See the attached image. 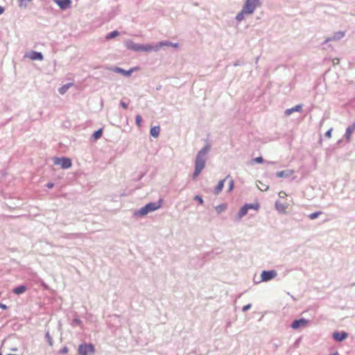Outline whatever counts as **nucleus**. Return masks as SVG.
Returning <instances> with one entry per match:
<instances>
[{
	"mask_svg": "<svg viewBox=\"0 0 355 355\" xmlns=\"http://www.w3.org/2000/svg\"><path fill=\"white\" fill-rule=\"evenodd\" d=\"M53 162L55 165H60L63 169H68L72 165L71 159L66 157H55L53 158Z\"/></svg>",
	"mask_w": 355,
	"mask_h": 355,
	"instance_id": "nucleus-5",
	"label": "nucleus"
},
{
	"mask_svg": "<svg viewBox=\"0 0 355 355\" xmlns=\"http://www.w3.org/2000/svg\"><path fill=\"white\" fill-rule=\"evenodd\" d=\"M355 130V121L350 125H349L345 134V137L347 140H349L351 138L352 133Z\"/></svg>",
	"mask_w": 355,
	"mask_h": 355,
	"instance_id": "nucleus-18",
	"label": "nucleus"
},
{
	"mask_svg": "<svg viewBox=\"0 0 355 355\" xmlns=\"http://www.w3.org/2000/svg\"><path fill=\"white\" fill-rule=\"evenodd\" d=\"M254 161L257 163L261 164L264 162V159L262 157H257L254 159Z\"/></svg>",
	"mask_w": 355,
	"mask_h": 355,
	"instance_id": "nucleus-34",
	"label": "nucleus"
},
{
	"mask_svg": "<svg viewBox=\"0 0 355 355\" xmlns=\"http://www.w3.org/2000/svg\"><path fill=\"white\" fill-rule=\"evenodd\" d=\"M73 85V83H69L59 88L58 92L60 94H64Z\"/></svg>",
	"mask_w": 355,
	"mask_h": 355,
	"instance_id": "nucleus-22",
	"label": "nucleus"
},
{
	"mask_svg": "<svg viewBox=\"0 0 355 355\" xmlns=\"http://www.w3.org/2000/svg\"><path fill=\"white\" fill-rule=\"evenodd\" d=\"M226 209H227L226 203L220 204L215 207V209L218 214L222 213L223 211H224Z\"/></svg>",
	"mask_w": 355,
	"mask_h": 355,
	"instance_id": "nucleus-25",
	"label": "nucleus"
},
{
	"mask_svg": "<svg viewBox=\"0 0 355 355\" xmlns=\"http://www.w3.org/2000/svg\"><path fill=\"white\" fill-rule=\"evenodd\" d=\"M82 235V234L80 233H75V234H69L67 236H65V238H71V236H73V237H80V236Z\"/></svg>",
	"mask_w": 355,
	"mask_h": 355,
	"instance_id": "nucleus-35",
	"label": "nucleus"
},
{
	"mask_svg": "<svg viewBox=\"0 0 355 355\" xmlns=\"http://www.w3.org/2000/svg\"><path fill=\"white\" fill-rule=\"evenodd\" d=\"M27 289H28V288L26 285L21 284V285L15 287L12 289V292H13V293H15L16 295H21V294L24 293L25 291H26Z\"/></svg>",
	"mask_w": 355,
	"mask_h": 355,
	"instance_id": "nucleus-17",
	"label": "nucleus"
},
{
	"mask_svg": "<svg viewBox=\"0 0 355 355\" xmlns=\"http://www.w3.org/2000/svg\"><path fill=\"white\" fill-rule=\"evenodd\" d=\"M277 276V272L275 270H263L261 273V282H269Z\"/></svg>",
	"mask_w": 355,
	"mask_h": 355,
	"instance_id": "nucleus-7",
	"label": "nucleus"
},
{
	"mask_svg": "<svg viewBox=\"0 0 355 355\" xmlns=\"http://www.w3.org/2000/svg\"><path fill=\"white\" fill-rule=\"evenodd\" d=\"M120 105L124 109H127L128 106V103L122 101L120 102Z\"/></svg>",
	"mask_w": 355,
	"mask_h": 355,
	"instance_id": "nucleus-40",
	"label": "nucleus"
},
{
	"mask_svg": "<svg viewBox=\"0 0 355 355\" xmlns=\"http://www.w3.org/2000/svg\"><path fill=\"white\" fill-rule=\"evenodd\" d=\"M162 207V200L156 202H149L139 209L135 211L136 216H144L150 212L154 211Z\"/></svg>",
	"mask_w": 355,
	"mask_h": 355,
	"instance_id": "nucleus-2",
	"label": "nucleus"
},
{
	"mask_svg": "<svg viewBox=\"0 0 355 355\" xmlns=\"http://www.w3.org/2000/svg\"><path fill=\"white\" fill-rule=\"evenodd\" d=\"M178 46H179L178 43H173L172 42V44H171V46L174 47V48H178Z\"/></svg>",
	"mask_w": 355,
	"mask_h": 355,
	"instance_id": "nucleus-45",
	"label": "nucleus"
},
{
	"mask_svg": "<svg viewBox=\"0 0 355 355\" xmlns=\"http://www.w3.org/2000/svg\"><path fill=\"white\" fill-rule=\"evenodd\" d=\"M242 64H243L242 62H240V61L238 60V61L235 62L233 65L236 67V66H240Z\"/></svg>",
	"mask_w": 355,
	"mask_h": 355,
	"instance_id": "nucleus-43",
	"label": "nucleus"
},
{
	"mask_svg": "<svg viewBox=\"0 0 355 355\" xmlns=\"http://www.w3.org/2000/svg\"><path fill=\"white\" fill-rule=\"evenodd\" d=\"M211 144L207 142V144L198 153L195 159V168L193 173V179H196L203 170L207 159V154L211 150Z\"/></svg>",
	"mask_w": 355,
	"mask_h": 355,
	"instance_id": "nucleus-1",
	"label": "nucleus"
},
{
	"mask_svg": "<svg viewBox=\"0 0 355 355\" xmlns=\"http://www.w3.org/2000/svg\"><path fill=\"white\" fill-rule=\"evenodd\" d=\"M331 132H332V128H330L329 130H328L326 132H325V137H328V138H330L331 137Z\"/></svg>",
	"mask_w": 355,
	"mask_h": 355,
	"instance_id": "nucleus-39",
	"label": "nucleus"
},
{
	"mask_svg": "<svg viewBox=\"0 0 355 355\" xmlns=\"http://www.w3.org/2000/svg\"><path fill=\"white\" fill-rule=\"evenodd\" d=\"M293 173H294L293 170L287 169V170H284V171H278V172H277L276 175L278 178H289L290 176H291Z\"/></svg>",
	"mask_w": 355,
	"mask_h": 355,
	"instance_id": "nucleus-14",
	"label": "nucleus"
},
{
	"mask_svg": "<svg viewBox=\"0 0 355 355\" xmlns=\"http://www.w3.org/2000/svg\"><path fill=\"white\" fill-rule=\"evenodd\" d=\"M259 57H257V58H256V63H257V62H258V60H259Z\"/></svg>",
	"mask_w": 355,
	"mask_h": 355,
	"instance_id": "nucleus-48",
	"label": "nucleus"
},
{
	"mask_svg": "<svg viewBox=\"0 0 355 355\" xmlns=\"http://www.w3.org/2000/svg\"><path fill=\"white\" fill-rule=\"evenodd\" d=\"M62 10H65L70 8L72 3L71 0H53Z\"/></svg>",
	"mask_w": 355,
	"mask_h": 355,
	"instance_id": "nucleus-9",
	"label": "nucleus"
},
{
	"mask_svg": "<svg viewBox=\"0 0 355 355\" xmlns=\"http://www.w3.org/2000/svg\"><path fill=\"white\" fill-rule=\"evenodd\" d=\"M136 70V68H132L129 70H125L121 67H114L113 69H112V71L114 72H116V73H121L123 74V76H130L132 73Z\"/></svg>",
	"mask_w": 355,
	"mask_h": 355,
	"instance_id": "nucleus-11",
	"label": "nucleus"
},
{
	"mask_svg": "<svg viewBox=\"0 0 355 355\" xmlns=\"http://www.w3.org/2000/svg\"><path fill=\"white\" fill-rule=\"evenodd\" d=\"M141 122H142V118L141 116V115L139 114H137L135 117V123H136V125L138 126V127H140L141 125Z\"/></svg>",
	"mask_w": 355,
	"mask_h": 355,
	"instance_id": "nucleus-31",
	"label": "nucleus"
},
{
	"mask_svg": "<svg viewBox=\"0 0 355 355\" xmlns=\"http://www.w3.org/2000/svg\"><path fill=\"white\" fill-rule=\"evenodd\" d=\"M268 187L267 186V187H266L265 190H268Z\"/></svg>",
	"mask_w": 355,
	"mask_h": 355,
	"instance_id": "nucleus-49",
	"label": "nucleus"
},
{
	"mask_svg": "<svg viewBox=\"0 0 355 355\" xmlns=\"http://www.w3.org/2000/svg\"><path fill=\"white\" fill-rule=\"evenodd\" d=\"M29 57L33 60H42L44 59L43 54L38 51H32Z\"/></svg>",
	"mask_w": 355,
	"mask_h": 355,
	"instance_id": "nucleus-19",
	"label": "nucleus"
},
{
	"mask_svg": "<svg viewBox=\"0 0 355 355\" xmlns=\"http://www.w3.org/2000/svg\"><path fill=\"white\" fill-rule=\"evenodd\" d=\"M7 355H12V354H8Z\"/></svg>",
	"mask_w": 355,
	"mask_h": 355,
	"instance_id": "nucleus-50",
	"label": "nucleus"
},
{
	"mask_svg": "<svg viewBox=\"0 0 355 355\" xmlns=\"http://www.w3.org/2000/svg\"><path fill=\"white\" fill-rule=\"evenodd\" d=\"M45 340L49 343L50 346L53 345V338L50 335L49 331H46L45 333Z\"/></svg>",
	"mask_w": 355,
	"mask_h": 355,
	"instance_id": "nucleus-27",
	"label": "nucleus"
},
{
	"mask_svg": "<svg viewBox=\"0 0 355 355\" xmlns=\"http://www.w3.org/2000/svg\"><path fill=\"white\" fill-rule=\"evenodd\" d=\"M251 307H252V304H248L243 307L242 310L243 312H245V311H248L249 309H250Z\"/></svg>",
	"mask_w": 355,
	"mask_h": 355,
	"instance_id": "nucleus-37",
	"label": "nucleus"
},
{
	"mask_svg": "<svg viewBox=\"0 0 355 355\" xmlns=\"http://www.w3.org/2000/svg\"><path fill=\"white\" fill-rule=\"evenodd\" d=\"M46 186L48 189H52L54 187V183L48 182Z\"/></svg>",
	"mask_w": 355,
	"mask_h": 355,
	"instance_id": "nucleus-41",
	"label": "nucleus"
},
{
	"mask_svg": "<svg viewBox=\"0 0 355 355\" xmlns=\"http://www.w3.org/2000/svg\"><path fill=\"white\" fill-rule=\"evenodd\" d=\"M81 324H82V321L78 318H75L71 322V325H73V326H74V325L80 326Z\"/></svg>",
	"mask_w": 355,
	"mask_h": 355,
	"instance_id": "nucleus-32",
	"label": "nucleus"
},
{
	"mask_svg": "<svg viewBox=\"0 0 355 355\" xmlns=\"http://www.w3.org/2000/svg\"><path fill=\"white\" fill-rule=\"evenodd\" d=\"M69 352V349L67 347H62L60 351H59V353L60 354H67Z\"/></svg>",
	"mask_w": 355,
	"mask_h": 355,
	"instance_id": "nucleus-38",
	"label": "nucleus"
},
{
	"mask_svg": "<svg viewBox=\"0 0 355 355\" xmlns=\"http://www.w3.org/2000/svg\"><path fill=\"white\" fill-rule=\"evenodd\" d=\"M309 322V320H306L304 318H301L300 319H297V320H294L291 324V327L293 329H300V328H303V327H306V325L308 324V323Z\"/></svg>",
	"mask_w": 355,
	"mask_h": 355,
	"instance_id": "nucleus-8",
	"label": "nucleus"
},
{
	"mask_svg": "<svg viewBox=\"0 0 355 355\" xmlns=\"http://www.w3.org/2000/svg\"><path fill=\"white\" fill-rule=\"evenodd\" d=\"M244 15H247L246 12H243V9L241 10V12H239L235 19L236 21H241L243 19H244Z\"/></svg>",
	"mask_w": 355,
	"mask_h": 355,
	"instance_id": "nucleus-30",
	"label": "nucleus"
},
{
	"mask_svg": "<svg viewBox=\"0 0 355 355\" xmlns=\"http://www.w3.org/2000/svg\"><path fill=\"white\" fill-rule=\"evenodd\" d=\"M329 355H338V352H333V353H331Z\"/></svg>",
	"mask_w": 355,
	"mask_h": 355,
	"instance_id": "nucleus-47",
	"label": "nucleus"
},
{
	"mask_svg": "<svg viewBox=\"0 0 355 355\" xmlns=\"http://www.w3.org/2000/svg\"><path fill=\"white\" fill-rule=\"evenodd\" d=\"M103 135V129L102 128H100L97 130H96L93 135H92V138L94 139V140H98V139H100Z\"/></svg>",
	"mask_w": 355,
	"mask_h": 355,
	"instance_id": "nucleus-24",
	"label": "nucleus"
},
{
	"mask_svg": "<svg viewBox=\"0 0 355 355\" xmlns=\"http://www.w3.org/2000/svg\"><path fill=\"white\" fill-rule=\"evenodd\" d=\"M345 36V33L343 31H338L334 33V35L326 39L325 42L330 41H338L342 39Z\"/></svg>",
	"mask_w": 355,
	"mask_h": 355,
	"instance_id": "nucleus-13",
	"label": "nucleus"
},
{
	"mask_svg": "<svg viewBox=\"0 0 355 355\" xmlns=\"http://www.w3.org/2000/svg\"><path fill=\"white\" fill-rule=\"evenodd\" d=\"M159 132H160L159 126H153L150 128V134L154 138L157 137L159 135Z\"/></svg>",
	"mask_w": 355,
	"mask_h": 355,
	"instance_id": "nucleus-21",
	"label": "nucleus"
},
{
	"mask_svg": "<svg viewBox=\"0 0 355 355\" xmlns=\"http://www.w3.org/2000/svg\"><path fill=\"white\" fill-rule=\"evenodd\" d=\"M234 186V182L232 179H231L229 182V191H232Z\"/></svg>",
	"mask_w": 355,
	"mask_h": 355,
	"instance_id": "nucleus-36",
	"label": "nucleus"
},
{
	"mask_svg": "<svg viewBox=\"0 0 355 355\" xmlns=\"http://www.w3.org/2000/svg\"><path fill=\"white\" fill-rule=\"evenodd\" d=\"M348 336V334L345 331H335L333 333L332 337L337 342H342Z\"/></svg>",
	"mask_w": 355,
	"mask_h": 355,
	"instance_id": "nucleus-10",
	"label": "nucleus"
},
{
	"mask_svg": "<svg viewBox=\"0 0 355 355\" xmlns=\"http://www.w3.org/2000/svg\"><path fill=\"white\" fill-rule=\"evenodd\" d=\"M125 46L128 49L135 51V52H141V51L149 52V51H152V50H153L152 44H137V43H135L131 40H128L125 42Z\"/></svg>",
	"mask_w": 355,
	"mask_h": 355,
	"instance_id": "nucleus-3",
	"label": "nucleus"
},
{
	"mask_svg": "<svg viewBox=\"0 0 355 355\" xmlns=\"http://www.w3.org/2000/svg\"><path fill=\"white\" fill-rule=\"evenodd\" d=\"M94 352L95 347L92 343H82L78 347V355H87Z\"/></svg>",
	"mask_w": 355,
	"mask_h": 355,
	"instance_id": "nucleus-6",
	"label": "nucleus"
},
{
	"mask_svg": "<svg viewBox=\"0 0 355 355\" xmlns=\"http://www.w3.org/2000/svg\"><path fill=\"white\" fill-rule=\"evenodd\" d=\"M265 162L267 163L268 164H275L276 163L275 162L271 161H266Z\"/></svg>",
	"mask_w": 355,
	"mask_h": 355,
	"instance_id": "nucleus-46",
	"label": "nucleus"
},
{
	"mask_svg": "<svg viewBox=\"0 0 355 355\" xmlns=\"http://www.w3.org/2000/svg\"><path fill=\"white\" fill-rule=\"evenodd\" d=\"M245 206H247L248 209H255L257 210L259 208V203H249V204H245Z\"/></svg>",
	"mask_w": 355,
	"mask_h": 355,
	"instance_id": "nucleus-28",
	"label": "nucleus"
},
{
	"mask_svg": "<svg viewBox=\"0 0 355 355\" xmlns=\"http://www.w3.org/2000/svg\"><path fill=\"white\" fill-rule=\"evenodd\" d=\"M171 44H172V42H169L168 40L161 41V42H158L157 44H156L155 46L152 45V48H153L152 51L157 52L162 47L171 46Z\"/></svg>",
	"mask_w": 355,
	"mask_h": 355,
	"instance_id": "nucleus-12",
	"label": "nucleus"
},
{
	"mask_svg": "<svg viewBox=\"0 0 355 355\" xmlns=\"http://www.w3.org/2000/svg\"><path fill=\"white\" fill-rule=\"evenodd\" d=\"M4 11H5V8L3 6H0V15L1 14H3L4 12Z\"/></svg>",
	"mask_w": 355,
	"mask_h": 355,
	"instance_id": "nucleus-44",
	"label": "nucleus"
},
{
	"mask_svg": "<svg viewBox=\"0 0 355 355\" xmlns=\"http://www.w3.org/2000/svg\"><path fill=\"white\" fill-rule=\"evenodd\" d=\"M229 177H230V175H227L225 179L219 181V182L218 183V185L215 187L214 191V193L216 195H218L223 190V189L224 187V183H225L226 179L229 178Z\"/></svg>",
	"mask_w": 355,
	"mask_h": 355,
	"instance_id": "nucleus-16",
	"label": "nucleus"
},
{
	"mask_svg": "<svg viewBox=\"0 0 355 355\" xmlns=\"http://www.w3.org/2000/svg\"><path fill=\"white\" fill-rule=\"evenodd\" d=\"M248 209L247 208V206L245 205L241 207V208L239 209L238 214H237V218L239 219L242 218L243 216H245L248 214Z\"/></svg>",
	"mask_w": 355,
	"mask_h": 355,
	"instance_id": "nucleus-20",
	"label": "nucleus"
},
{
	"mask_svg": "<svg viewBox=\"0 0 355 355\" xmlns=\"http://www.w3.org/2000/svg\"><path fill=\"white\" fill-rule=\"evenodd\" d=\"M302 105L299 104V105H297L294 106L292 108L286 110H285V115L289 116L292 113H293L294 112H302Z\"/></svg>",
	"mask_w": 355,
	"mask_h": 355,
	"instance_id": "nucleus-15",
	"label": "nucleus"
},
{
	"mask_svg": "<svg viewBox=\"0 0 355 355\" xmlns=\"http://www.w3.org/2000/svg\"><path fill=\"white\" fill-rule=\"evenodd\" d=\"M322 214V211H315V212L310 214L308 216V217L311 220H314V219L317 218L319 216H320Z\"/></svg>",
	"mask_w": 355,
	"mask_h": 355,
	"instance_id": "nucleus-29",
	"label": "nucleus"
},
{
	"mask_svg": "<svg viewBox=\"0 0 355 355\" xmlns=\"http://www.w3.org/2000/svg\"><path fill=\"white\" fill-rule=\"evenodd\" d=\"M275 207H276L277 210L281 213L284 212L286 209V206H285L284 204H282L279 202H275Z\"/></svg>",
	"mask_w": 355,
	"mask_h": 355,
	"instance_id": "nucleus-26",
	"label": "nucleus"
},
{
	"mask_svg": "<svg viewBox=\"0 0 355 355\" xmlns=\"http://www.w3.org/2000/svg\"><path fill=\"white\" fill-rule=\"evenodd\" d=\"M261 0H246L242 8L243 12L251 15L257 8L261 6Z\"/></svg>",
	"mask_w": 355,
	"mask_h": 355,
	"instance_id": "nucleus-4",
	"label": "nucleus"
},
{
	"mask_svg": "<svg viewBox=\"0 0 355 355\" xmlns=\"http://www.w3.org/2000/svg\"><path fill=\"white\" fill-rule=\"evenodd\" d=\"M0 308L2 309H6L8 306L4 304L0 303Z\"/></svg>",
	"mask_w": 355,
	"mask_h": 355,
	"instance_id": "nucleus-42",
	"label": "nucleus"
},
{
	"mask_svg": "<svg viewBox=\"0 0 355 355\" xmlns=\"http://www.w3.org/2000/svg\"><path fill=\"white\" fill-rule=\"evenodd\" d=\"M194 200L196 201H198L200 205H203L204 204V200L202 199V198L200 196H196L193 198Z\"/></svg>",
	"mask_w": 355,
	"mask_h": 355,
	"instance_id": "nucleus-33",
	"label": "nucleus"
},
{
	"mask_svg": "<svg viewBox=\"0 0 355 355\" xmlns=\"http://www.w3.org/2000/svg\"><path fill=\"white\" fill-rule=\"evenodd\" d=\"M118 35H119V32L118 31H113L106 35L105 39L107 40H112V39L117 37Z\"/></svg>",
	"mask_w": 355,
	"mask_h": 355,
	"instance_id": "nucleus-23",
	"label": "nucleus"
}]
</instances>
